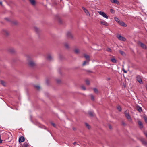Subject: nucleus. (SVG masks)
Returning <instances> with one entry per match:
<instances>
[{"label": "nucleus", "instance_id": "obj_1", "mask_svg": "<svg viewBox=\"0 0 147 147\" xmlns=\"http://www.w3.org/2000/svg\"><path fill=\"white\" fill-rule=\"evenodd\" d=\"M28 64L29 66L31 67H34L36 65L35 62L33 61L31 59H28Z\"/></svg>", "mask_w": 147, "mask_h": 147}, {"label": "nucleus", "instance_id": "obj_2", "mask_svg": "<svg viewBox=\"0 0 147 147\" xmlns=\"http://www.w3.org/2000/svg\"><path fill=\"white\" fill-rule=\"evenodd\" d=\"M125 115L126 117L129 121L131 122L132 121V119L129 114L127 112V111H126L125 112Z\"/></svg>", "mask_w": 147, "mask_h": 147}, {"label": "nucleus", "instance_id": "obj_3", "mask_svg": "<svg viewBox=\"0 0 147 147\" xmlns=\"http://www.w3.org/2000/svg\"><path fill=\"white\" fill-rule=\"evenodd\" d=\"M64 45L65 49L67 50H69L70 48L69 44L67 42H65L64 43Z\"/></svg>", "mask_w": 147, "mask_h": 147}, {"label": "nucleus", "instance_id": "obj_4", "mask_svg": "<svg viewBox=\"0 0 147 147\" xmlns=\"http://www.w3.org/2000/svg\"><path fill=\"white\" fill-rule=\"evenodd\" d=\"M98 13L100 15L102 16L103 17L105 18L106 19L108 18V16L104 12L101 11H98Z\"/></svg>", "mask_w": 147, "mask_h": 147}, {"label": "nucleus", "instance_id": "obj_5", "mask_svg": "<svg viewBox=\"0 0 147 147\" xmlns=\"http://www.w3.org/2000/svg\"><path fill=\"white\" fill-rule=\"evenodd\" d=\"M46 58L47 60L49 61H51L53 60V58L52 56L50 54H48L47 55Z\"/></svg>", "mask_w": 147, "mask_h": 147}, {"label": "nucleus", "instance_id": "obj_6", "mask_svg": "<svg viewBox=\"0 0 147 147\" xmlns=\"http://www.w3.org/2000/svg\"><path fill=\"white\" fill-rule=\"evenodd\" d=\"M31 4L33 7L35 6L36 3L35 0H28Z\"/></svg>", "mask_w": 147, "mask_h": 147}, {"label": "nucleus", "instance_id": "obj_7", "mask_svg": "<svg viewBox=\"0 0 147 147\" xmlns=\"http://www.w3.org/2000/svg\"><path fill=\"white\" fill-rule=\"evenodd\" d=\"M8 51L11 54H13L16 52L15 50L13 48H10L8 49Z\"/></svg>", "mask_w": 147, "mask_h": 147}, {"label": "nucleus", "instance_id": "obj_8", "mask_svg": "<svg viewBox=\"0 0 147 147\" xmlns=\"http://www.w3.org/2000/svg\"><path fill=\"white\" fill-rule=\"evenodd\" d=\"M82 9L84 11V12L86 13L87 16H90V15L88 11L84 7H82Z\"/></svg>", "mask_w": 147, "mask_h": 147}, {"label": "nucleus", "instance_id": "obj_9", "mask_svg": "<svg viewBox=\"0 0 147 147\" xmlns=\"http://www.w3.org/2000/svg\"><path fill=\"white\" fill-rule=\"evenodd\" d=\"M66 35L68 37L71 39L73 38V36L70 32H67L66 33Z\"/></svg>", "mask_w": 147, "mask_h": 147}, {"label": "nucleus", "instance_id": "obj_10", "mask_svg": "<svg viewBox=\"0 0 147 147\" xmlns=\"http://www.w3.org/2000/svg\"><path fill=\"white\" fill-rule=\"evenodd\" d=\"M138 44L143 49H146L147 48V47L146 45L141 42H138Z\"/></svg>", "mask_w": 147, "mask_h": 147}, {"label": "nucleus", "instance_id": "obj_11", "mask_svg": "<svg viewBox=\"0 0 147 147\" xmlns=\"http://www.w3.org/2000/svg\"><path fill=\"white\" fill-rule=\"evenodd\" d=\"M84 57H85V58L86 59L87 61H90V56L89 55L86 54H83Z\"/></svg>", "mask_w": 147, "mask_h": 147}, {"label": "nucleus", "instance_id": "obj_12", "mask_svg": "<svg viewBox=\"0 0 147 147\" xmlns=\"http://www.w3.org/2000/svg\"><path fill=\"white\" fill-rule=\"evenodd\" d=\"M117 37L119 40L121 41H125L126 40L125 38L124 37L121 36L120 35H118L117 36Z\"/></svg>", "mask_w": 147, "mask_h": 147}, {"label": "nucleus", "instance_id": "obj_13", "mask_svg": "<svg viewBox=\"0 0 147 147\" xmlns=\"http://www.w3.org/2000/svg\"><path fill=\"white\" fill-rule=\"evenodd\" d=\"M3 33L6 36H8L9 34V32L6 30H2Z\"/></svg>", "mask_w": 147, "mask_h": 147}, {"label": "nucleus", "instance_id": "obj_14", "mask_svg": "<svg viewBox=\"0 0 147 147\" xmlns=\"http://www.w3.org/2000/svg\"><path fill=\"white\" fill-rule=\"evenodd\" d=\"M24 141V137L22 136L20 137L19 139V142L20 143L23 142Z\"/></svg>", "mask_w": 147, "mask_h": 147}, {"label": "nucleus", "instance_id": "obj_15", "mask_svg": "<svg viewBox=\"0 0 147 147\" xmlns=\"http://www.w3.org/2000/svg\"><path fill=\"white\" fill-rule=\"evenodd\" d=\"M137 81L139 83H141V82H143V81L142 80L141 78L139 76L137 77Z\"/></svg>", "mask_w": 147, "mask_h": 147}, {"label": "nucleus", "instance_id": "obj_16", "mask_svg": "<svg viewBox=\"0 0 147 147\" xmlns=\"http://www.w3.org/2000/svg\"><path fill=\"white\" fill-rule=\"evenodd\" d=\"M57 72L60 75H62L63 73L61 69L60 68H59L57 69Z\"/></svg>", "mask_w": 147, "mask_h": 147}, {"label": "nucleus", "instance_id": "obj_17", "mask_svg": "<svg viewBox=\"0 0 147 147\" xmlns=\"http://www.w3.org/2000/svg\"><path fill=\"white\" fill-rule=\"evenodd\" d=\"M29 144L27 142H25L22 146V147H28Z\"/></svg>", "mask_w": 147, "mask_h": 147}, {"label": "nucleus", "instance_id": "obj_18", "mask_svg": "<svg viewBox=\"0 0 147 147\" xmlns=\"http://www.w3.org/2000/svg\"><path fill=\"white\" fill-rule=\"evenodd\" d=\"M141 142L142 144L145 146H147V142L144 139L141 140Z\"/></svg>", "mask_w": 147, "mask_h": 147}, {"label": "nucleus", "instance_id": "obj_19", "mask_svg": "<svg viewBox=\"0 0 147 147\" xmlns=\"http://www.w3.org/2000/svg\"><path fill=\"white\" fill-rule=\"evenodd\" d=\"M80 50L78 48H75L74 49V52L76 54H78L80 53Z\"/></svg>", "mask_w": 147, "mask_h": 147}, {"label": "nucleus", "instance_id": "obj_20", "mask_svg": "<svg viewBox=\"0 0 147 147\" xmlns=\"http://www.w3.org/2000/svg\"><path fill=\"white\" fill-rule=\"evenodd\" d=\"M34 30L37 33H38L40 31L39 28L36 27H34Z\"/></svg>", "mask_w": 147, "mask_h": 147}, {"label": "nucleus", "instance_id": "obj_21", "mask_svg": "<svg viewBox=\"0 0 147 147\" xmlns=\"http://www.w3.org/2000/svg\"><path fill=\"white\" fill-rule=\"evenodd\" d=\"M100 23L101 24L107 26V23L105 21H102L100 22Z\"/></svg>", "mask_w": 147, "mask_h": 147}, {"label": "nucleus", "instance_id": "obj_22", "mask_svg": "<svg viewBox=\"0 0 147 147\" xmlns=\"http://www.w3.org/2000/svg\"><path fill=\"white\" fill-rule=\"evenodd\" d=\"M113 3L118 4L119 3V2L117 0H110Z\"/></svg>", "mask_w": 147, "mask_h": 147}, {"label": "nucleus", "instance_id": "obj_23", "mask_svg": "<svg viewBox=\"0 0 147 147\" xmlns=\"http://www.w3.org/2000/svg\"><path fill=\"white\" fill-rule=\"evenodd\" d=\"M111 61L113 63H116L117 62V60L114 57H112L111 59Z\"/></svg>", "mask_w": 147, "mask_h": 147}, {"label": "nucleus", "instance_id": "obj_24", "mask_svg": "<svg viewBox=\"0 0 147 147\" xmlns=\"http://www.w3.org/2000/svg\"><path fill=\"white\" fill-rule=\"evenodd\" d=\"M119 24L122 26L124 27H126V25L123 22H120Z\"/></svg>", "mask_w": 147, "mask_h": 147}, {"label": "nucleus", "instance_id": "obj_25", "mask_svg": "<svg viewBox=\"0 0 147 147\" xmlns=\"http://www.w3.org/2000/svg\"><path fill=\"white\" fill-rule=\"evenodd\" d=\"M59 60L61 61L63 60L64 59V57L62 55H59Z\"/></svg>", "mask_w": 147, "mask_h": 147}, {"label": "nucleus", "instance_id": "obj_26", "mask_svg": "<svg viewBox=\"0 0 147 147\" xmlns=\"http://www.w3.org/2000/svg\"><path fill=\"white\" fill-rule=\"evenodd\" d=\"M89 61H84L82 63V66H85L87 64H88Z\"/></svg>", "mask_w": 147, "mask_h": 147}, {"label": "nucleus", "instance_id": "obj_27", "mask_svg": "<svg viewBox=\"0 0 147 147\" xmlns=\"http://www.w3.org/2000/svg\"><path fill=\"white\" fill-rule=\"evenodd\" d=\"M138 123L139 125L141 127H143V125L141 121H138Z\"/></svg>", "mask_w": 147, "mask_h": 147}, {"label": "nucleus", "instance_id": "obj_28", "mask_svg": "<svg viewBox=\"0 0 147 147\" xmlns=\"http://www.w3.org/2000/svg\"><path fill=\"white\" fill-rule=\"evenodd\" d=\"M137 110L140 112H142V111L141 107L140 106H138L137 107Z\"/></svg>", "mask_w": 147, "mask_h": 147}, {"label": "nucleus", "instance_id": "obj_29", "mask_svg": "<svg viewBox=\"0 0 147 147\" xmlns=\"http://www.w3.org/2000/svg\"><path fill=\"white\" fill-rule=\"evenodd\" d=\"M12 24H15V25H17L18 24V22L16 20L13 21L12 22Z\"/></svg>", "mask_w": 147, "mask_h": 147}, {"label": "nucleus", "instance_id": "obj_30", "mask_svg": "<svg viewBox=\"0 0 147 147\" xmlns=\"http://www.w3.org/2000/svg\"><path fill=\"white\" fill-rule=\"evenodd\" d=\"M34 87L38 90H39L40 88V87L38 85H34Z\"/></svg>", "mask_w": 147, "mask_h": 147}, {"label": "nucleus", "instance_id": "obj_31", "mask_svg": "<svg viewBox=\"0 0 147 147\" xmlns=\"http://www.w3.org/2000/svg\"><path fill=\"white\" fill-rule=\"evenodd\" d=\"M88 114L89 115L91 116H92L93 115V112L91 111H90L88 112Z\"/></svg>", "mask_w": 147, "mask_h": 147}, {"label": "nucleus", "instance_id": "obj_32", "mask_svg": "<svg viewBox=\"0 0 147 147\" xmlns=\"http://www.w3.org/2000/svg\"><path fill=\"white\" fill-rule=\"evenodd\" d=\"M119 52L121 53V54L123 55L124 56L125 55V53L121 50H119Z\"/></svg>", "mask_w": 147, "mask_h": 147}, {"label": "nucleus", "instance_id": "obj_33", "mask_svg": "<svg viewBox=\"0 0 147 147\" xmlns=\"http://www.w3.org/2000/svg\"><path fill=\"white\" fill-rule=\"evenodd\" d=\"M143 118L144 120V121L146 123H147V117L146 115H144L143 116Z\"/></svg>", "mask_w": 147, "mask_h": 147}, {"label": "nucleus", "instance_id": "obj_34", "mask_svg": "<svg viewBox=\"0 0 147 147\" xmlns=\"http://www.w3.org/2000/svg\"><path fill=\"white\" fill-rule=\"evenodd\" d=\"M114 19L117 22L119 23H120V22L119 21V20L118 18L117 17H115Z\"/></svg>", "mask_w": 147, "mask_h": 147}, {"label": "nucleus", "instance_id": "obj_35", "mask_svg": "<svg viewBox=\"0 0 147 147\" xmlns=\"http://www.w3.org/2000/svg\"><path fill=\"white\" fill-rule=\"evenodd\" d=\"M106 51L108 52H111L112 50L109 48H108L106 49Z\"/></svg>", "mask_w": 147, "mask_h": 147}, {"label": "nucleus", "instance_id": "obj_36", "mask_svg": "<svg viewBox=\"0 0 147 147\" xmlns=\"http://www.w3.org/2000/svg\"><path fill=\"white\" fill-rule=\"evenodd\" d=\"M58 21L59 22L60 24H61L62 23V20L60 18H58Z\"/></svg>", "mask_w": 147, "mask_h": 147}, {"label": "nucleus", "instance_id": "obj_37", "mask_svg": "<svg viewBox=\"0 0 147 147\" xmlns=\"http://www.w3.org/2000/svg\"><path fill=\"white\" fill-rule=\"evenodd\" d=\"M94 91L95 93H98V91L97 89L96 88H94Z\"/></svg>", "mask_w": 147, "mask_h": 147}, {"label": "nucleus", "instance_id": "obj_38", "mask_svg": "<svg viewBox=\"0 0 147 147\" xmlns=\"http://www.w3.org/2000/svg\"><path fill=\"white\" fill-rule=\"evenodd\" d=\"M85 82H86V83H89L91 82V81L90 80L88 79H86L85 80Z\"/></svg>", "mask_w": 147, "mask_h": 147}, {"label": "nucleus", "instance_id": "obj_39", "mask_svg": "<svg viewBox=\"0 0 147 147\" xmlns=\"http://www.w3.org/2000/svg\"><path fill=\"white\" fill-rule=\"evenodd\" d=\"M90 96L91 100H94V98L93 96L91 94V95Z\"/></svg>", "mask_w": 147, "mask_h": 147}, {"label": "nucleus", "instance_id": "obj_40", "mask_svg": "<svg viewBox=\"0 0 147 147\" xmlns=\"http://www.w3.org/2000/svg\"><path fill=\"white\" fill-rule=\"evenodd\" d=\"M86 125L88 127V129H90V125L87 123H85Z\"/></svg>", "mask_w": 147, "mask_h": 147}, {"label": "nucleus", "instance_id": "obj_41", "mask_svg": "<svg viewBox=\"0 0 147 147\" xmlns=\"http://www.w3.org/2000/svg\"><path fill=\"white\" fill-rule=\"evenodd\" d=\"M117 108L119 111H121V108L120 106L118 107Z\"/></svg>", "mask_w": 147, "mask_h": 147}, {"label": "nucleus", "instance_id": "obj_42", "mask_svg": "<svg viewBox=\"0 0 147 147\" xmlns=\"http://www.w3.org/2000/svg\"><path fill=\"white\" fill-rule=\"evenodd\" d=\"M56 82H61V80L59 79H57L56 80Z\"/></svg>", "mask_w": 147, "mask_h": 147}, {"label": "nucleus", "instance_id": "obj_43", "mask_svg": "<svg viewBox=\"0 0 147 147\" xmlns=\"http://www.w3.org/2000/svg\"><path fill=\"white\" fill-rule=\"evenodd\" d=\"M45 80L47 82H48L49 81V79L48 78H46Z\"/></svg>", "mask_w": 147, "mask_h": 147}, {"label": "nucleus", "instance_id": "obj_44", "mask_svg": "<svg viewBox=\"0 0 147 147\" xmlns=\"http://www.w3.org/2000/svg\"><path fill=\"white\" fill-rule=\"evenodd\" d=\"M82 88L83 90H86V88L84 86H82Z\"/></svg>", "mask_w": 147, "mask_h": 147}, {"label": "nucleus", "instance_id": "obj_45", "mask_svg": "<svg viewBox=\"0 0 147 147\" xmlns=\"http://www.w3.org/2000/svg\"><path fill=\"white\" fill-rule=\"evenodd\" d=\"M5 19L7 21H10V20L9 18H5Z\"/></svg>", "mask_w": 147, "mask_h": 147}, {"label": "nucleus", "instance_id": "obj_46", "mask_svg": "<svg viewBox=\"0 0 147 147\" xmlns=\"http://www.w3.org/2000/svg\"><path fill=\"white\" fill-rule=\"evenodd\" d=\"M51 124L54 127H55V125L54 123L51 122Z\"/></svg>", "mask_w": 147, "mask_h": 147}, {"label": "nucleus", "instance_id": "obj_47", "mask_svg": "<svg viewBox=\"0 0 147 147\" xmlns=\"http://www.w3.org/2000/svg\"><path fill=\"white\" fill-rule=\"evenodd\" d=\"M110 11H111V13H114V10H113V9H111L110 10Z\"/></svg>", "mask_w": 147, "mask_h": 147}, {"label": "nucleus", "instance_id": "obj_48", "mask_svg": "<svg viewBox=\"0 0 147 147\" xmlns=\"http://www.w3.org/2000/svg\"><path fill=\"white\" fill-rule=\"evenodd\" d=\"M86 71L87 72H88V73H92V72L90 71V70H86Z\"/></svg>", "mask_w": 147, "mask_h": 147}, {"label": "nucleus", "instance_id": "obj_49", "mask_svg": "<svg viewBox=\"0 0 147 147\" xmlns=\"http://www.w3.org/2000/svg\"><path fill=\"white\" fill-rule=\"evenodd\" d=\"M122 125H125V123L124 122H122Z\"/></svg>", "mask_w": 147, "mask_h": 147}, {"label": "nucleus", "instance_id": "obj_50", "mask_svg": "<svg viewBox=\"0 0 147 147\" xmlns=\"http://www.w3.org/2000/svg\"><path fill=\"white\" fill-rule=\"evenodd\" d=\"M123 84H124L123 85V86L124 88H125L126 86V83H123Z\"/></svg>", "mask_w": 147, "mask_h": 147}, {"label": "nucleus", "instance_id": "obj_51", "mask_svg": "<svg viewBox=\"0 0 147 147\" xmlns=\"http://www.w3.org/2000/svg\"><path fill=\"white\" fill-rule=\"evenodd\" d=\"M123 71L124 73H127V71H126L124 69H123Z\"/></svg>", "mask_w": 147, "mask_h": 147}, {"label": "nucleus", "instance_id": "obj_52", "mask_svg": "<svg viewBox=\"0 0 147 147\" xmlns=\"http://www.w3.org/2000/svg\"><path fill=\"white\" fill-rule=\"evenodd\" d=\"M1 83H4L5 82L3 80H1Z\"/></svg>", "mask_w": 147, "mask_h": 147}, {"label": "nucleus", "instance_id": "obj_53", "mask_svg": "<svg viewBox=\"0 0 147 147\" xmlns=\"http://www.w3.org/2000/svg\"><path fill=\"white\" fill-rule=\"evenodd\" d=\"M74 144V145H76V142H74V144Z\"/></svg>", "mask_w": 147, "mask_h": 147}, {"label": "nucleus", "instance_id": "obj_54", "mask_svg": "<svg viewBox=\"0 0 147 147\" xmlns=\"http://www.w3.org/2000/svg\"><path fill=\"white\" fill-rule=\"evenodd\" d=\"M0 4L2 5V3L1 2H0Z\"/></svg>", "mask_w": 147, "mask_h": 147}, {"label": "nucleus", "instance_id": "obj_55", "mask_svg": "<svg viewBox=\"0 0 147 147\" xmlns=\"http://www.w3.org/2000/svg\"><path fill=\"white\" fill-rule=\"evenodd\" d=\"M145 135L147 137V133L145 134Z\"/></svg>", "mask_w": 147, "mask_h": 147}, {"label": "nucleus", "instance_id": "obj_56", "mask_svg": "<svg viewBox=\"0 0 147 147\" xmlns=\"http://www.w3.org/2000/svg\"><path fill=\"white\" fill-rule=\"evenodd\" d=\"M89 84L90 83H87L88 85H89Z\"/></svg>", "mask_w": 147, "mask_h": 147}, {"label": "nucleus", "instance_id": "obj_57", "mask_svg": "<svg viewBox=\"0 0 147 147\" xmlns=\"http://www.w3.org/2000/svg\"><path fill=\"white\" fill-rule=\"evenodd\" d=\"M107 79H108V80H110V78H108Z\"/></svg>", "mask_w": 147, "mask_h": 147}, {"label": "nucleus", "instance_id": "obj_58", "mask_svg": "<svg viewBox=\"0 0 147 147\" xmlns=\"http://www.w3.org/2000/svg\"><path fill=\"white\" fill-rule=\"evenodd\" d=\"M109 127H110V128H111V127L110 126Z\"/></svg>", "mask_w": 147, "mask_h": 147}]
</instances>
